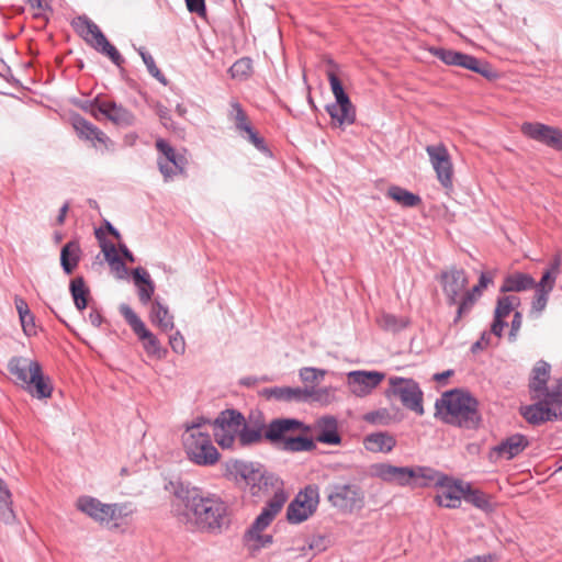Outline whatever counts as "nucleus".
Returning <instances> with one entry per match:
<instances>
[{"label":"nucleus","mask_w":562,"mask_h":562,"mask_svg":"<svg viewBox=\"0 0 562 562\" xmlns=\"http://www.w3.org/2000/svg\"><path fill=\"white\" fill-rule=\"evenodd\" d=\"M166 490L183 505L176 508L177 517L189 529L220 533L228 527L227 504L220 495L180 481H170Z\"/></svg>","instance_id":"f257e3e1"},{"label":"nucleus","mask_w":562,"mask_h":562,"mask_svg":"<svg viewBox=\"0 0 562 562\" xmlns=\"http://www.w3.org/2000/svg\"><path fill=\"white\" fill-rule=\"evenodd\" d=\"M477 402L468 393L459 390L448 391L436 402V408L442 419L464 428H474L479 423Z\"/></svg>","instance_id":"f03ea898"},{"label":"nucleus","mask_w":562,"mask_h":562,"mask_svg":"<svg viewBox=\"0 0 562 562\" xmlns=\"http://www.w3.org/2000/svg\"><path fill=\"white\" fill-rule=\"evenodd\" d=\"M8 371L18 385L24 387L38 400L52 396L53 386L49 378L42 372L41 364L25 357H12L8 362Z\"/></svg>","instance_id":"7ed1b4c3"},{"label":"nucleus","mask_w":562,"mask_h":562,"mask_svg":"<svg viewBox=\"0 0 562 562\" xmlns=\"http://www.w3.org/2000/svg\"><path fill=\"white\" fill-rule=\"evenodd\" d=\"M207 426L211 422L203 420L187 426L182 435L183 448L188 459L196 465H214L220 459V452L213 445Z\"/></svg>","instance_id":"20e7f679"},{"label":"nucleus","mask_w":562,"mask_h":562,"mask_svg":"<svg viewBox=\"0 0 562 562\" xmlns=\"http://www.w3.org/2000/svg\"><path fill=\"white\" fill-rule=\"evenodd\" d=\"M303 428V423L294 418H280L272 420L267 430L266 438L271 442H282V449L291 452L312 451L316 445L313 439L304 436L292 437L288 432Z\"/></svg>","instance_id":"39448f33"},{"label":"nucleus","mask_w":562,"mask_h":562,"mask_svg":"<svg viewBox=\"0 0 562 562\" xmlns=\"http://www.w3.org/2000/svg\"><path fill=\"white\" fill-rule=\"evenodd\" d=\"M72 26L80 37L97 52L108 56L113 64L121 67L124 58L108 41L100 27L88 16L80 15L72 20Z\"/></svg>","instance_id":"423d86ee"},{"label":"nucleus","mask_w":562,"mask_h":562,"mask_svg":"<svg viewBox=\"0 0 562 562\" xmlns=\"http://www.w3.org/2000/svg\"><path fill=\"white\" fill-rule=\"evenodd\" d=\"M329 504L342 513H352L364 505V492L355 483H333L325 488Z\"/></svg>","instance_id":"0eeeda50"},{"label":"nucleus","mask_w":562,"mask_h":562,"mask_svg":"<svg viewBox=\"0 0 562 562\" xmlns=\"http://www.w3.org/2000/svg\"><path fill=\"white\" fill-rule=\"evenodd\" d=\"M385 396L398 397L406 408L415 412L417 415L424 414L423 391L413 379L390 376L389 389L385 391Z\"/></svg>","instance_id":"6e6552de"},{"label":"nucleus","mask_w":562,"mask_h":562,"mask_svg":"<svg viewBox=\"0 0 562 562\" xmlns=\"http://www.w3.org/2000/svg\"><path fill=\"white\" fill-rule=\"evenodd\" d=\"M155 146L158 150L157 166L166 182L173 180L177 176L186 175L188 160L182 154L164 138H158Z\"/></svg>","instance_id":"1a4fd4ad"},{"label":"nucleus","mask_w":562,"mask_h":562,"mask_svg":"<svg viewBox=\"0 0 562 562\" xmlns=\"http://www.w3.org/2000/svg\"><path fill=\"white\" fill-rule=\"evenodd\" d=\"M244 425V416L234 409L222 412L213 423V432L216 442L223 449L233 448L238 439L240 427Z\"/></svg>","instance_id":"9d476101"},{"label":"nucleus","mask_w":562,"mask_h":562,"mask_svg":"<svg viewBox=\"0 0 562 562\" xmlns=\"http://www.w3.org/2000/svg\"><path fill=\"white\" fill-rule=\"evenodd\" d=\"M77 508L101 524H109L130 514L124 505L104 504L91 496L79 497L77 499Z\"/></svg>","instance_id":"9b49d317"},{"label":"nucleus","mask_w":562,"mask_h":562,"mask_svg":"<svg viewBox=\"0 0 562 562\" xmlns=\"http://www.w3.org/2000/svg\"><path fill=\"white\" fill-rule=\"evenodd\" d=\"M120 313L130 325L134 334L139 340L144 342V349L150 356H155L158 359L165 357L166 350L161 348L157 337L147 329L145 323L138 317V315L132 310V307L125 303L120 305Z\"/></svg>","instance_id":"f8f14e48"},{"label":"nucleus","mask_w":562,"mask_h":562,"mask_svg":"<svg viewBox=\"0 0 562 562\" xmlns=\"http://www.w3.org/2000/svg\"><path fill=\"white\" fill-rule=\"evenodd\" d=\"M429 53L449 66H459L482 75L485 78H494L495 74L487 64H482L475 57L442 47H430Z\"/></svg>","instance_id":"ddd939ff"},{"label":"nucleus","mask_w":562,"mask_h":562,"mask_svg":"<svg viewBox=\"0 0 562 562\" xmlns=\"http://www.w3.org/2000/svg\"><path fill=\"white\" fill-rule=\"evenodd\" d=\"M319 503V492L316 485H308L299 492L286 509V518L292 524L305 521L314 514Z\"/></svg>","instance_id":"4468645a"},{"label":"nucleus","mask_w":562,"mask_h":562,"mask_svg":"<svg viewBox=\"0 0 562 562\" xmlns=\"http://www.w3.org/2000/svg\"><path fill=\"white\" fill-rule=\"evenodd\" d=\"M442 286L447 304L458 307L463 301V296L467 294V286L469 283L467 273L463 269L452 267L446 271H442L439 278Z\"/></svg>","instance_id":"2eb2a0df"},{"label":"nucleus","mask_w":562,"mask_h":562,"mask_svg":"<svg viewBox=\"0 0 562 562\" xmlns=\"http://www.w3.org/2000/svg\"><path fill=\"white\" fill-rule=\"evenodd\" d=\"M426 153L440 184L446 190H452L453 166L447 147L443 144L428 145Z\"/></svg>","instance_id":"dca6fc26"},{"label":"nucleus","mask_w":562,"mask_h":562,"mask_svg":"<svg viewBox=\"0 0 562 562\" xmlns=\"http://www.w3.org/2000/svg\"><path fill=\"white\" fill-rule=\"evenodd\" d=\"M385 379L380 371L356 370L347 374L349 391L357 397L368 396Z\"/></svg>","instance_id":"f3484780"},{"label":"nucleus","mask_w":562,"mask_h":562,"mask_svg":"<svg viewBox=\"0 0 562 562\" xmlns=\"http://www.w3.org/2000/svg\"><path fill=\"white\" fill-rule=\"evenodd\" d=\"M521 132L527 137L540 142L548 147L562 150V130L542 123L526 122Z\"/></svg>","instance_id":"a211bd4d"},{"label":"nucleus","mask_w":562,"mask_h":562,"mask_svg":"<svg viewBox=\"0 0 562 562\" xmlns=\"http://www.w3.org/2000/svg\"><path fill=\"white\" fill-rule=\"evenodd\" d=\"M266 517L267 514H259L243 537L244 544L251 552L268 548L273 542L271 535L262 533L271 524Z\"/></svg>","instance_id":"6ab92c4d"},{"label":"nucleus","mask_w":562,"mask_h":562,"mask_svg":"<svg viewBox=\"0 0 562 562\" xmlns=\"http://www.w3.org/2000/svg\"><path fill=\"white\" fill-rule=\"evenodd\" d=\"M521 415L528 423L538 425L548 420L562 419V408H557L546 397H541L537 403L524 407Z\"/></svg>","instance_id":"aec40b11"},{"label":"nucleus","mask_w":562,"mask_h":562,"mask_svg":"<svg viewBox=\"0 0 562 562\" xmlns=\"http://www.w3.org/2000/svg\"><path fill=\"white\" fill-rule=\"evenodd\" d=\"M229 471L231 474L235 475L236 479H240L245 482L246 485L250 486L252 490L256 487L260 488L261 481L263 480V474L259 468V465L252 462L239 461L235 460L229 464H226V471Z\"/></svg>","instance_id":"412c9836"},{"label":"nucleus","mask_w":562,"mask_h":562,"mask_svg":"<svg viewBox=\"0 0 562 562\" xmlns=\"http://www.w3.org/2000/svg\"><path fill=\"white\" fill-rule=\"evenodd\" d=\"M528 446V440L524 435L515 434L505 440H503L499 445L495 446L490 457L491 459H505L510 460L517 457L520 452H522Z\"/></svg>","instance_id":"4be33fe9"},{"label":"nucleus","mask_w":562,"mask_h":562,"mask_svg":"<svg viewBox=\"0 0 562 562\" xmlns=\"http://www.w3.org/2000/svg\"><path fill=\"white\" fill-rule=\"evenodd\" d=\"M492 283V277L487 273H482L479 279V283L474 285L472 289L467 291L465 296H463V301L459 307H457L456 317L453 319V324H458V322L470 313L473 305L481 296L482 291L487 288V285Z\"/></svg>","instance_id":"5701e85b"},{"label":"nucleus","mask_w":562,"mask_h":562,"mask_svg":"<svg viewBox=\"0 0 562 562\" xmlns=\"http://www.w3.org/2000/svg\"><path fill=\"white\" fill-rule=\"evenodd\" d=\"M99 112L116 125L131 126L135 117L131 111L115 103L114 101H103L98 104Z\"/></svg>","instance_id":"b1692460"},{"label":"nucleus","mask_w":562,"mask_h":562,"mask_svg":"<svg viewBox=\"0 0 562 562\" xmlns=\"http://www.w3.org/2000/svg\"><path fill=\"white\" fill-rule=\"evenodd\" d=\"M550 364L542 360L538 361L532 369L529 390L533 400H540L544 396L548 390L547 383L550 378Z\"/></svg>","instance_id":"393cba45"},{"label":"nucleus","mask_w":562,"mask_h":562,"mask_svg":"<svg viewBox=\"0 0 562 562\" xmlns=\"http://www.w3.org/2000/svg\"><path fill=\"white\" fill-rule=\"evenodd\" d=\"M463 482H452L449 477L446 485H440L443 490L437 494L436 502L439 506L446 508H458L463 498Z\"/></svg>","instance_id":"a878e982"},{"label":"nucleus","mask_w":562,"mask_h":562,"mask_svg":"<svg viewBox=\"0 0 562 562\" xmlns=\"http://www.w3.org/2000/svg\"><path fill=\"white\" fill-rule=\"evenodd\" d=\"M412 486L446 485L448 476L430 467H411Z\"/></svg>","instance_id":"bb28decb"},{"label":"nucleus","mask_w":562,"mask_h":562,"mask_svg":"<svg viewBox=\"0 0 562 562\" xmlns=\"http://www.w3.org/2000/svg\"><path fill=\"white\" fill-rule=\"evenodd\" d=\"M72 126L80 138L98 142L104 146L110 142V138L99 127L80 115L72 117Z\"/></svg>","instance_id":"cd10ccee"},{"label":"nucleus","mask_w":562,"mask_h":562,"mask_svg":"<svg viewBox=\"0 0 562 562\" xmlns=\"http://www.w3.org/2000/svg\"><path fill=\"white\" fill-rule=\"evenodd\" d=\"M326 111L333 123L339 127L352 124L356 119V111L350 100L328 104Z\"/></svg>","instance_id":"c85d7f7f"},{"label":"nucleus","mask_w":562,"mask_h":562,"mask_svg":"<svg viewBox=\"0 0 562 562\" xmlns=\"http://www.w3.org/2000/svg\"><path fill=\"white\" fill-rule=\"evenodd\" d=\"M363 445L368 451L389 453L396 446V439L389 432L378 431L367 435Z\"/></svg>","instance_id":"c756f323"},{"label":"nucleus","mask_w":562,"mask_h":562,"mask_svg":"<svg viewBox=\"0 0 562 562\" xmlns=\"http://www.w3.org/2000/svg\"><path fill=\"white\" fill-rule=\"evenodd\" d=\"M149 319L153 325L157 326L161 331H171L175 327L173 315L169 308L158 300L151 303Z\"/></svg>","instance_id":"7c9ffc66"},{"label":"nucleus","mask_w":562,"mask_h":562,"mask_svg":"<svg viewBox=\"0 0 562 562\" xmlns=\"http://www.w3.org/2000/svg\"><path fill=\"white\" fill-rule=\"evenodd\" d=\"M80 245L76 240L68 241L60 251V265L63 270L70 274L76 269L80 260Z\"/></svg>","instance_id":"2f4dec72"},{"label":"nucleus","mask_w":562,"mask_h":562,"mask_svg":"<svg viewBox=\"0 0 562 562\" xmlns=\"http://www.w3.org/2000/svg\"><path fill=\"white\" fill-rule=\"evenodd\" d=\"M535 280L531 276L526 273H514L509 274L504 279V282L499 289L502 293L506 292H521L533 288Z\"/></svg>","instance_id":"473e14b6"},{"label":"nucleus","mask_w":562,"mask_h":562,"mask_svg":"<svg viewBox=\"0 0 562 562\" xmlns=\"http://www.w3.org/2000/svg\"><path fill=\"white\" fill-rule=\"evenodd\" d=\"M302 392H304L302 402H315L326 406L336 401V387L333 386H325L319 389L302 387Z\"/></svg>","instance_id":"72a5a7b5"},{"label":"nucleus","mask_w":562,"mask_h":562,"mask_svg":"<svg viewBox=\"0 0 562 562\" xmlns=\"http://www.w3.org/2000/svg\"><path fill=\"white\" fill-rule=\"evenodd\" d=\"M262 394L267 398H276L278 401L284 402H302L304 397V392H302V387H290V386H276L270 389H265Z\"/></svg>","instance_id":"f704fd0d"},{"label":"nucleus","mask_w":562,"mask_h":562,"mask_svg":"<svg viewBox=\"0 0 562 562\" xmlns=\"http://www.w3.org/2000/svg\"><path fill=\"white\" fill-rule=\"evenodd\" d=\"M0 519L5 524L15 521L12 494L7 483L0 477Z\"/></svg>","instance_id":"c9c22d12"},{"label":"nucleus","mask_w":562,"mask_h":562,"mask_svg":"<svg viewBox=\"0 0 562 562\" xmlns=\"http://www.w3.org/2000/svg\"><path fill=\"white\" fill-rule=\"evenodd\" d=\"M386 195L403 207H415L422 202L419 195L398 186H391L387 189Z\"/></svg>","instance_id":"e433bc0d"},{"label":"nucleus","mask_w":562,"mask_h":562,"mask_svg":"<svg viewBox=\"0 0 562 562\" xmlns=\"http://www.w3.org/2000/svg\"><path fill=\"white\" fill-rule=\"evenodd\" d=\"M463 498L465 502L485 512H491L493 509L491 499L484 492L472 488L469 483L463 484Z\"/></svg>","instance_id":"4c0bfd02"},{"label":"nucleus","mask_w":562,"mask_h":562,"mask_svg":"<svg viewBox=\"0 0 562 562\" xmlns=\"http://www.w3.org/2000/svg\"><path fill=\"white\" fill-rule=\"evenodd\" d=\"M71 296L74 299L75 306L82 311L88 305V295L89 290L86 286L85 280L82 277H77L70 281L69 286Z\"/></svg>","instance_id":"58836bf2"},{"label":"nucleus","mask_w":562,"mask_h":562,"mask_svg":"<svg viewBox=\"0 0 562 562\" xmlns=\"http://www.w3.org/2000/svg\"><path fill=\"white\" fill-rule=\"evenodd\" d=\"M519 305L520 297L515 294L499 296L497 299L494 316L495 318H506Z\"/></svg>","instance_id":"ea45409f"},{"label":"nucleus","mask_w":562,"mask_h":562,"mask_svg":"<svg viewBox=\"0 0 562 562\" xmlns=\"http://www.w3.org/2000/svg\"><path fill=\"white\" fill-rule=\"evenodd\" d=\"M286 495L283 491L279 490L277 491L273 496L267 502L266 506L262 508L260 514H267L268 519L270 522L276 518V516L281 512L283 508L285 502H286Z\"/></svg>","instance_id":"a19ab883"},{"label":"nucleus","mask_w":562,"mask_h":562,"mask_svg":"<svg viewBox=\"0 0 562 562\" xmlns=\"http://www.w3.org/2000/svg\"><path fill=\"white\" fill-rule=\"evenodd\" d=\"M262 438L261 427H250L244 420V425L240 427L237 442L240 447L250 446L257 443Z\"/></svg>","instance_id":"79ce46f5"},{"label":"nucleus","mask_w":562,"mask_h":562,"mask_svg":"<svg viewBox=\"0 0 562 562\" xmlns=\"http://www.w3.org/2000/svg\"><path fill=\"white\" fill-rule=\"evenodd\" d=\"M379 326L385 330L398 331L406 327L407 321L393 314H382L376 319Z\"/></svg>","instance_id":"37998d69"},{"label":"nucleus","mask_w":562,"mask_h":562,"mask_svg":"<svg viewBox=\"0 0 562 562\" xmlns=\"http://www.w3.org/2000/svg\"><path fill=\"white\" fill-rule=\"evenodd\" d=\"M327 77H328V81H329L331 91L336 99L335 102H338V101L346 102V100H350L348 94L345 92L342 85H341L339 78L336 76L333 68L327 70Z\"/></svg>","instance_id":"c03bdc74"},{"label":"nucleus","mask_w":562,"mask_h":562,"mask_svg":"<svg viewBox=\"0 0 562 562\" xmlns=\"http://www.w3.org/2000/svg\"><path fill=\"white\" fill-rule=\"evenodd\" d=\"M313 550V544L311 543H299L296 547H290L284 549V553L289 554V559L295 561L300 558L303 559V562H306L308 558V553Z\"/></svg>","instance_id":"a18cd8bd"},{"label":"nucleus","mask_w":562,"mask_h":562,"mask_svg":"<svg viewBox=\"0 0 562 562\" xmlns=\"http://www.w3.org/2000/svg\"><path fill=\"white\" fill-rule=\"evenodd\" d=\"M553 406L562 408V376L547 390L544 396Z\"/></svg>","instance_id":"49530a36"},{"label":"nucleus","mask_w":562,"mask_h":562,"mask_svg":"<svg viewBox=\"0 0 562 562\" xmlns=\"http://www.w3.org/2000/svg\"><path fill=\"white\" fill-rule=\"evenodd\" d=\"M396 470V465L380 463L373 467V474L384 482L393 483Z\"/></svg>","instance_id":"de8ad7c7"},{"label":"nucleus","mask_w":562,"mask_h":562,"mask_svg":"<svg viewBox=\"0 0 562 562\" xmlns=\"http://www.w3.org/2000/svg\"><path fill=\"white\" fill-rule=\"evenodd\" d=\"M549 294L550 293H548V292H544L541 290H536L533 300L531 302V310H530L531 315H535L536 317L541 315V313L547 307Z\"/></svg>","instance_id":"09e8293b"},{"label":"nucleus","mask_w":562,"mask_h":562,"mask_svg":"<svg viewBox=\"0 0 562 562\" xmlns=\"http://www.w3.org/2000/svg\"><path fill=\"white\" fill-rule=\"evenodd\" d=\"M231 108H232L231 117L235 122L236 128L239 132L241 130H244L245 127H247L248 125H250L247 122V115H246L245 111L243 110L241 105L238 102H236V101L232 102Z\"/></svg>","instance_id":"8fccbe9b"},{"label":"nucleus","mask_w":562,"mask_h":562,"mask_svg":"<svg viewBox=\"0 0 562 562\" xmlns=\"http://www.w3.org/2000/svg\"><path fill=\"white\" fill-rule=\"evenodd\" d=\"M251 61L248 58H241L233 64L231 67L232 77H246L250 74Z\"/></svg>","instance_id":"3c124183"},{"label":"nucleus","mask_w":562,"mask_h":562,"mask_svg":"<svg viewBox=\"0 0 562 562\" xmlns=\"http://www.w3.org/2000/svg\"><path fill=\"white\" fill-rule=\"evenodd\" d=\"M326 374V371L323 369H316V368H303L300 370V378L305 383H312L315 381H318L323 379Z\"/></svg>","instance_id":"603ef678"},{"label":"nucleus","mask_w":562,"mask_h":562,"mask_svg":"<svg viewBox=\"0 0 562 562\" xmlns=\"http://www.w3.org/2000/svg\"><path fill=\"white\" fill-rule=\"evenodd\" d=\"M557 277L551 270H546L538 283L535 282V290H541L550 293L553 290Z\"/></svg>","instance_id":"864d4df0"},{"label":"nucleus","mask_w":562,"mask_h":562,"mask_svg":"<svg viewBox=\"0 0 562 562\" xmlns=\"http://www.w3.org/2000/svg\"><path fill=\"white\" fill-rule=\"evenodd\" d=\"M240 132H244L246 134V138L248 142H250L258 150L262 153H267L268 148L265 145V140L262 137H260L255 130L251 127V125H248Z\"/></svg>","instance_id":"5fc2aeb1"},{"label":"nucleus","mask_w":562,"mask_h":562,"mask_svg":"<svg viewBox=\"0 0 562 562\" xmlns=\"http://www.w3.org/2000/svg\"><path fill=\"white\" fill-rule=\"evenodd\" d=\"M364 420L370 424L387 425L390 422V414L386 409H379L366 414Z\"/></svg>","instance_id":"6e6d98bb"},{"label":"nucleus","mask_w":562,"mask_h":562,"mask_svg":"<svg viewBox=\"0 0 562 562\" xmlns=\"http://www.w3.org/2000/svg\"><path fill=\"white\" fill-rule=\"evenodd\" d=\"M393 483L401 486L412 485L411 467H397Z\"/></svg>","instance_id":"4d7b16f0"},{"label":"nucleus","mask_w":562,"mask_h":562,"mask_svg":"<svg viewBox=\"0 0 562 562\" xmlns=\"http://www.w3.org/2000/svg\"><path fill=\"white\" fill-rule=\"evenodd\" d=\"M144 64L146 65V68L148 70V72L154 77L156 78L159 82L166 85L167 83V80H166V77L162 75V72L160 71V69L156 66V63L153 58L151 55L149 56H144Z\"/></svg>","instance_id":"13d9d810"},{"label":"nucleus","mask_w":562,"mask_h":562,"mask_svg":"<svg viewBox=\"0 0 562 562\" xmlns=\"http://www.w3.org/2000/svg\"><path fill=\"white\" fill-rule=\"evenodd\" d=\"M169 345L173 352L183 355L186 352V340L179 330L169 337Z\"/></svg>","instance_id":"bf43d9fd"},{"label":"nucleus","mask_w":562,"mask_h":562,"mask_svg":"<svg viewBox=\"0 0 562 562\" xmlns=\"http://www.w3.org/2000/svg\"><path fill=\"white\" fill-rule=\"evenodd\" d=\"M21 322L22 329L25 335L33 336L36 334L35 319L32 312L25 314V317H19Z\"/></svg>","instance_id":"052dcab7"},{"label":"nucleus","mask_w":562,"mask_h":562,"mask_svg":"<svg viewBox=\"0 0 562 562\" xmlns=\"http://www.w3.org/2000/svg\"><path fill=\"white\" fill-rule=\"evenodd\" d=\"M522 324V315L520 312L516 311L514 313V317L510 324V330L508 334V340L514 342L517 339L518 333L520 330Z\"/></svg>","instance_id":"680f3d73"},{"label":"nucleus","mask_w":562,"mask_h":562,"mask_svg":"<svg viewBox=\"0 0 562 562\" xmlns=\"http://www.w3.org/2000/svg\"><path fill=\"white\" fill-rule=\"evenodd\" d=\"M186 4L189 12L195 13L201 18H205V0H186Z\"/></svg>","instance_id":"e2e57ef3"},{"label":"nucleus","mask_w":562,"mask_h":562,"mask_svg":"<svg viewBox=\"0 0 562 562\" xmlns=\"http://www.w3.org/2000/svg\"><path fill=\"white\" fill-rule=\"evenodd\" d=\"M317 440L323 443L337 445L340 442V437L337 429L324 430L317 436Z\"/></svg>","instance_id":"0e129e2a"},{"label":"nucleus","mask_w":562,"mask_h":562,"mask_svg":"<svg viewBox=\"0 0 562 562\" xmlns=\"http://www.w3.org/2000/svg\"><path fill=\"white\" fill-rule=\"evenodd\" d=\"M137 288H138L139 301L143 304H147L151 300V296H153V294L155 292V284H154V282H150V283H147V284H143V285H139Z\"/></svg>","instance_id":"69168bd1"},{"label":"nucleus","mask_w":562,"mask_h":562,"mask_svg":"<svg viewBox=\"0 0 562 562\" xmlns=\"http://www.w3.org/2000/svg\"><path fill=\"white\" fill-rule=\"evenodd\" d=\"M132 276L136 286L153 282L149 273L143 268H135Z\"/></svg>","instance_id":"338daca9"},{"label":"nucleus","mask_w":562,"mask_h":562,"mask_svg":"<svg viewBox=\"0 0 562 562\" xmlns=\"http://www.w3.org/2000/svg\"><path fill=\"white\" fill-rule=\"evenodd\" d=\"M317 426L322 431L329 429L334 430L337 429V419L333 416H324L318 419Z\"/></svg>","instance_id":"774afa93"}]
</instances>
